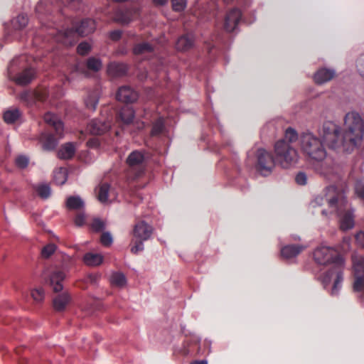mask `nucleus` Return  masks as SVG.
I'll return each mask as SVG.
<instances>
[{
    "instance_id": "obj_1",
    "label": "nucleus",
    "mask_w": 364,
    "mask_h": 364,
    "mask_svg": "<svg viewBox=\"0 0 364 364\" xmlns=\"http://www.w3.org/2000/svg\"><path fill=\"white\" fill-rule=\"evenodd\" d=\"M322 132L323 140L329 149L338 153H350L362 142L364 122L358 112H350L345 116L342 134L339 127L332 122L323 123Z\"/></svg>"
},
{
    "instance_id": "obj_2",
    "label": "nucleus",
    "mask_w": 364,
    "mask_h": 364,
    "mask_svg": "<svg viewBox=\"0 0 364 364\" xmlns=\"http://www.w3.org/2000/svg\"><path fill=\"white\" fill-rule=\"evenodd\" d=\"M328 205V210L323 209L321 213L326 215L328 212L335 213L339 217L340 228L342 230H348L354 227L353 210L348 203L346 190L341 187L329 186L326 188L323 194L316 196L312 201L313 207Z\"/></svg>"
},
{
    "instance_id": "obj_3",
    "label": "nucleus",
    "mask_w": 364,
    "mask_h": 364,
    "mask_svg": "<svg viewBox=\"0 0 364 364\" xmlns=\"http://www.w3.org/2000/svg\"><path fill=\"white\" fill-rule=\"evenodd\" d=\"M337 256L336 250L327 246L318 247L314 252V259L318 264L326 265L330 262H335L333 267L320 279L324 288L333 283L330 291L331 296H337L339 294L343 281V262Z\"/></svg>"
},
{
    "instance_id": "obj_4",
    "label": "nucleus",
    "mask_w": 364,
    "mask_h": 364,
    "mask_svg": "<svg viewBox=\"0 0 364 364\" xmlns=\"http://www.w3.org/2000/svg\"><path fill=\"white\" fill-rule=\"evenodd\" d=\"M323 135V132H321ZM323 141L326 144L323 138L322 140L311 132L303 133L299 138V144L302 152L310 159L321 161L326 156V151Z\"/></svg>"
},
{
    "instance_id": "obj_5",
    "label": "nucleus",
    "mask_w": 364,
    "mask_h": 364,
    "mask_svg": "<svg viewBox=\"0 0 364 364\" xmlns=\"http://www.w3.org/2000/svg\"><path fill=\"white\" fill-rule=\"evenodd\" d=\"M96 28L95 21L92 19L87 18L82 20L80 23L75 26V30L67 29L64 31H58L55 38L57 41L62 43L65 46H71L76 40L77 35L84 36L92 33Z\"/></svg>"
},
{
    "instance_id": "obj_6",
    "label": "nucleus",
    "mask_w": 364,
    "mask_h": 364,
    "mask_svg": "<svg viewBox=\"0 0 364 364\" xmlns=\"http://www.w3.org/2000/svg\"><path fill=\"white\" fill-rule=\"evenodd\" d=\"M276 164L284 168L294 166L298 161L297 151L285 140L277 141L274 147Z\"/></svg>"
},
{
    "instance_id": "obj_7",
    "label": "nucleus",
    "mask_w": 364,
    "mask_h": 364,
    "mask_svg": "<svg viewBox=\"0 0 364 364\" xmlns=\"http://www.w3.org/2000/svg\"><path fill=\"white\" fill-rule=\"evenodd\" d=\"M276 162L274 158L263 149H259L257 151V171L262 176L269 175L274 167Z\"/></svg>"
},
{
    "instance_id": "obj_8",
    "label": "nucleus",
    "mask_w": 364,
    "mask_h": 364,
    "mask_svg": "<svg viewBox=\"0 0 364 364\" xmlns=\"http://www.w3.org/2000/svg\"><path fill=\"white\" fill-rule=\"evenodd\" d=\"M48 91L46 89H40L36 91H24L18 95V99L26 106L33 105L36 101L46 100Z\"/></svg>"
},
{
    "instance_id": "obj_9",
    "label": "nucleus",
    "mask_w": 364,
    "mask_h": 364,
    "mask_svg": "<svg viewBox=\"0 0 364 364\" xmlns=\"http://www.w3.org/2000/svg\"><path fill=\"white\" fill-rule=\"evenodd\" d=\"M242 20V12L237 8L229 10L224 18L223 28L227 32H233L237 30Z\"/></svg>"
},
{
    "instance_id": "obj_10",
    "label": "nucleus",
    "mask_w": 364,
    "mask_h": 364,
    "mask_svg": "<svg viewBox=\"0 0 364 364\" xmlns=\"http://www.w3.org/2000/svg\"><path fill=\"white\" fill-rule=\"evenodd\" d=\"M153 228L144 220L138 221L134 226L133 237L141 240H149L153 232Z\"/></svg>"
},
{
    "instance_id": "obj_11",
    "label": "nucleus",
    "mask_w": 364,
    "mask_h": 364,
    "mask_svg": "<svg viewBox=\"0 0 364 364\" xmlns=\"http://www.w3.org/2000/svg\"><path fill=\"white\" fill-rule=\"evenodd\" d=\"M111 127V123L102 119L91 121L87 125V131L94 135H100L107 132Z\"/></svg>"
},
{
    "instance_id": "obj_12",
    "label": "nucleus",
    "mask_w": 364,
    "mask_h": 364,
    "mask_svg": "<svg viewBox=\"0 0 364 364\" xmlns=\"http://www.w3.org/2000/svg\"><path fill=\"white\" fill-rule=\"evenodd\" d=\"M44 121L46 124L52 126L59 139L64 136V126L62 121L55 114L48 112L44 115Z\"/></svg>"
},
{
    "instance_id": "obj_13",
    "label": "nucleus",
    "mask_w": 364,
    "mask_h": 364,
    "mask_svg": "<svg viewBox=\"0 0 364 364\" xmlns=\"http://www.w3.org/2000/svg\"><path fill=\"white\" fill-rule=\"evenodd\" d=\"M138 95L129 86H122L119 88L116 98L117 100L132 103L137 100Z\"/></svg>"
},
{
    "instance_id": "obj_14",
    "label": "nucleus",
    "mask_w": 364,
    "mask_h": 364,
    "mask_svg": "<svg viewBox=\"0 0 364 364\" xmlns=\"http://www.w3.org/2000/svg\"><path fill=\"white\" fill-rule=\"evenodd\" d=\"M65 278V272L64 270L55 269L50 275L49 284L53 287L55 292L60 291L63 286L62 282Z\"/></svg>"
},
{
    "instance_id": "obj_15",
    "label": "nucleus",
    "mask_w": 364,
    "mask_h": 364,
    "mask_svg": "<svg viewBox=\"0 0 364 364\" xmlns=\"http://www.w3.org/2000/svg\"><path fill=\"white\" fill-rule=\"evenodd\" d=\"M336 75V71L331 68H322L318 69L314 75L316 84L322 85L331 80Z\"/></svg>"
},
{
    "instance_id": "obj_16",
    "label": "nucleus",
    "mask_w": 364,
    "mask_h": 364,
    "mask_svg": "<svg viewBox=\"0 0 364 364\" xmlns=\"http://www.w3.org/2000/svg\"><path fill=\"white\" fill-rule=\"evenodd\" d=\"M306 247L302 245H287L281 248V255L285 259H290L299 255Z\"/></svg>"
},
{
    "instance_id": "obj_17",
    "label": "nucleus",
    "mask_w": 364,
    "mask_h": 364,
    "mask_svg": "<svg viewBox=\"0 0 364 364\" xmlns=\"http://www.w3.org/2000/svg\"><path fill=\"white\" fill-rule=\"evenodd\" d=\"M134 14L136 11L129 9L118 10L115 12L113 20L122 25H126L133 20Z\"/></svg>"
},
{
    "instance_id": "obj_18",
    "label": "nucleus",
    "mask_w": 364,
    "mask_h": 364,
    "mask_svg": "<svg viewBox=\"0 0 364 364\" xmlns=\"http://www.w3.org/2000/svg\"><path fill=\"white\" fill-rule=\"evenodd\" d=\"M70 300V295L68 292H63L53 299V308L55 311H62L65 309Z\"/></svg>"
},
{
    "instance_id": "obj_19",
    "label": "nucleus",
    "mask_w": 364,
    "mask_h": 364,
    "mask_svg": "<svg viewBox=\"0 0 364 364\" xmlns=\"http://www.w3.org/2000/svg\"><path fill=\"white\" fill-rule=\"evenodd\" d=\"M57 137H58L57 136ZM58 139H55L52 134L43 133L40 137V141L42 144L43 148L47 151L53 150L58 144Z\"/></svg>"
},
{
    "instance_id": "obj_20",
    "label": "nucleus",
    "mask_w": 364,
    "mask_h": 364,
    "mask_svg": "<svg viewBox=\"0 0 364 364\" xmlns=\"http://www.w3.org/2000/svg\"><path fill=\"white\" fill-rule=\"evenodd\" d=\"M193 42L194 39L192 34L183 35L176 41V49L181 51H186L193 47Z\"/></svg>"
},
{
    "instance_id": "obj_21",
    "label": "nucleus",
    "mask_w": 364,
    "mask_h": 364,
    "mask_svg": "<svg viewBox=\"0 0 364 364\" xmlns=\"http://www.w3.org/2000/svg\"><path fill=\"white\" fill-rule=\"evenodd\" d=\"M35 76V72L31 69H26L19 73L15 78L14 81L17 85H26L30 83Z\"/></svg>"
},
{
    "instance_id": "obj_22",
    "label": "nucleus",
    "mask_w": 364,
    "mask_h": 364,
    "mask_svg": "<svg viewBox=\"0 0 364 364\" xmlns=\"http://www.w3.org/2000/svg\"><path fill=\"white\" fill-rule=\"evenodd\" d=\"M126 65L119 63H111L107 68V72L112 77H119L127 73Z\"/></svg>"
},
{
    "instance_id": "obj_23",
    "label": "nucleus",
    "mask_w": 364,
    "mask_h": 364,
    "mask_svg": "<svg viewBox=\"0 0 364 364\" xmlns=\"http://www.w3.org/2000/svg\"><path fill=\"white\" fill-rule=\"evenodd\" d=\"M75 152V146L73 143H66L58 150V156L62 159H69L72 158Z\"/></svg>"
},
{
    "instance_id": "obj_24",
    "label": "nucleus",
    "mask_w": 364,
    "mask_h": 364,
    "mask_svg": "<svg viewBox=\"0 0 364 364\" xmlns=\"http://www.w3.org/2000/svg\"><path fill=\"white\" fill-rule=\"evenodd\" d=\"M83 262L87 266H97L102 263L103 256L98 253L87 252L83 257Z\"/></svg>"
},
{
    "instance_id": "obj_25",
    "label": "nucleus",
    "mask_w": 364,
    "mask_h": 364,
    "mask_svg": "<svg viewBox=\"0 0 364 364\" xmlns=\"http://www.w3.org/2000/svg\"><path fill=\"white\" fill-rule=\"evenodd\" d=\"M66 207L70 210H80L85 207V202L79 196H69L66 200Z\"/></svg>"
},
{
    "instance_id": "obj_26",
    "label": "nucleus",
    "mask_w": 364,
    "mask_h": 364,
    "mask_svg": "<svg viewBox=\"0 0 364 364\" xmlns=\"http://www.w3.org/2000/svg\"><path fill=\"white\" fill-rule=\"evenodd\" d=\"M21 113L18 108L11 107L4 113V119L7 124H12L16 122L21 117Z\"/></svg>"
},
{
    "instance_id": "obj_27",
    "label": "nucleus",
    "mask_w": 364,
    "mask_h": 364,
    "mask_svg": "<svg viewBox=\"0 0 364 364\" xmlns=\"http://www.w3.org/2000/svg\"><path fill=\"white\" fill-rule=\"evenodd\" d=\"M134 117V111L129 106H124L119 112V117L122 122L125 124H130Z\"/></svg>"
},
{
    "instance_id": "obj_28",
    "label": "nucleus",
    "mask_w": 364,
    "mask_h": 364,
    "mask_svg": "<svg viewBox=\"0 0 364 364\" xmlns=\"http://www.w3.org/2000/svg\"><path fill=\"white\" fill-rule=\"evenodd\" d=\"M352 259L354 275L364 274V257L354 255Z\"/></svg>"
},
{
    "instance_id": "obj_29",
    "label": "nucleus",
    "mask_w": 364,
    "mask_h": 364,
    "mask_svg": "<svg viewBox=\"0 0 364 364\" xmlns=\"http://www.w3.org/2000/svg\"><path fill=\"white\" fill-rule=\"evenodd\" d=\"M144 159V154L139 151H132L128 156L127 159V162L129 166L134 167L135 166H138L141 164Z\"/></svg>"
},
{
    "instance_id": "obj_30",
    "label": "nucleus",
    "mask_w": 364,
    "mask_h": 364,
    "mask_svg": "<svg viewBox=\"0 0 364 364\" xmlns=\"http://www.w3.org/2000/svg\"><path fill=\"white\" fill-rule=\"evenodd\" d=\"M111 284L119 288H122L127 284L125 275L122 272H114L110 277Z\"/></svg>"
},
{
    "instance_id": "obj_31",
    "label": "nucleus",
    "mask_w": 364,
    "mask_h": 364,
    "mask_svg": "<svg viewBox=\"0 0 364 364\" xmlns=\"http://www.w3.org/2000/svg\"><path fill=\"white\" fill-rule=\"evenodd\" d=\"M109 191V185L107 183L99 186L97 192V197L100 202L105 203L108 201V193Z\"/></svg>"
},
{
    "instance_id": "obj_32",
    "label": "nucleus",
    "mask_w": 364,
    "mask_h": 364,
    "mask_svg": "<svg viewBox=\"0 0 364 364\" xmlns=\"http://www.w3.org/2000/svg\"><path fill=\"white\" fill-rule=\"evenodd\" d=\"M68 179V171L65 168H59L54 171V181L58 185H63Z\"/></svg>"
},
{
    "instance_id": "obj_33",
    "label": "nucleus",
    "mask_w": 364,
    "mask_h": 364,
    "mask_svg": "<svg viewBox=\"0 0 364 364\" xmlns=\"http://www.w3.org/2000/svg\"><path fill=\"white\" fill-rule=\"evenodd\" d=\"M99 97L97 92H92L85 100V104L86 107L92 111H94L96 109V107L98 104Z\"/></svg>"
},
{
    "instance_id": "obj_34",
    "label": "nucleus",
    "mask_w": 364,
    "mask_h": 364,
    "mask_svg": "<svg viewBox=\"0 0 364 364\" xmlns=\"http://www.w3.org/2000/svg\"><path fill=\"white\" fill-rule=\"evenodd\" d=\"M34 188L38 196L43 199L48 198L51 195V189L48 184L47 183H40L36 185Z\"/></svg>"
},
{
    "instance_id": "obj_35",
    "label": "nucleus",
    "mask_w": 364,
    "mask_h": 364,
    "mask_svg": "<svg viewBox=\"0 0 364 364\" xmlns=\"http://www.w3.org/2000/svg\"><path fill=\"white\" fill-rule=\"evenodd\" d=\"M152 51L153 47L148 43L136 44L133 48V52L135 55L147 54L151 53Z\"/></svg>"
},
{
    "instance_id": "obj_36",
    "label": "nucleus",
    "mask_w": 364,
    "mask_h": 364,
    "mask_svg": "<svg viewBox=\"0 0 364 364\" xmlns=\"http://www.w3.org/2000/svg\"><path fill=\"white\" fill-rule=\"evenodd\" d=\"M28 24V17L25 14H20L12 19L11 25L14 28L22 29Z\"/></svg>"
},
{
    "instance_id": "obj_37",
    "label": "nucleus",
    "mask_w": 364,
    "mask_h": 364,
    "mask_svg": "<svg viewBox=\"0 0 364 364\" xmlns=\"http://www.w3.org/2000/svg\"><path fill=\"white\" fill-rule=\"evenodd\" d=\"M164 119L160 117L153 124V127L151 129V135L152 136H158L160 134H162L164 132Z\"/></svg>"
},
{
    "instance_id": "obj_38",
    "label": "nucleus",
    "mask_w": 364,
    "mask_h": 364,
    "mask_svg": "<svg viewBox=\"0 0 364 364\" xmlns=\"http://www.w3.org/2000/svg\"><path fill=\"white\" fill-rule=\"evenodd\" d=\"M299 139L298 134L296 132L295 129L289 127L286 129L285 134H284V138L282 140H285L287 142H288L289 144L291 143L295 142Z\"/></svg>"
},
{
    "instance_id": "obj_39",
    "label": "nucleus",
    "mask_w": 364,
    "mask_h": 364,
    "mask_svg": "<svg viewBox=\"0 0 364 364\" xmlns=\"http://www.w3.org/2000/svg\"><path fill=\"white\" fill-rule=\"evenodd\" d=\"M353 290L357 292L364 293V274L355 275Z\"/></svg>"
},
{
    "instance_id": "obj_40",
    "label": "nucleus",
    "mask_w": 364,
    "mask_h": 364,
    "mask_svg": "<svg viewBox=\"0 0 364 364\" xmlns=\"http://www.w3.org/2000/svg\"><path fill=\"white\" fill-rule=\"evenodd\" d=\"M87 66L90 70L98 71L102 68V62L99 58H90L87 60Z\"/></svg>"
},
{
    "instance_id": "obj_41",
    "label": "nucleus",
    "mask_w": 364,
    "mask_h": 364,
    "mask_svg": "<svg viewBox=\"0 0 364 364\" xmlns=\"http://www.w3.org/2000/svg\"><path fill=\"white\" fill-rule=\"evenodd\" d=\"M57 247L55 244L50 243L43 247L41 250V256L43 258L50 257L56 250Z\"/></svg>"
},
{
    "instance_id": "obj_42",
    "label": "nucleus",
    "mask_w": 364,
    "mask_h": 364,
    "mask_svg": "<svg viewBox=\"0 0 364 364\" xmlns=\"http://www.w3.org/2000/svg\"><path fill=\"white\" fill-rule=\"evenodd\" d=\"M31 296L36 302H41L43 300L45 292L43 289L37 288L31 291Z\"/></svg>"
},
{
    "instance_id": "obj_43",
    "label": "nucleus",
    "mask_w": 364,
    "mask_h": 364,
    "mask_svg": "<svg viewBox=\"0 0 364 364\" xmlns=\"http://www.w3.org/2000/svg\"><path fill=\"white\" fill-rule=\"evenodd\" d=\"M145 240L133 239L132 242L134 245L131 247V252L133 254H138L139 252L143 251L144 250V242Z\"/></svg>"
},
{
    "instance_id": "obj_44",
    "label": "nucleus",
    "mask_w": 364,
    "mask_h": 364,
    "mask_svg": "<svg viewBox=\"0 0 364 364\" xmlns=\"http://www.w3.org/2000/svg\"><path fill=\"white\" fill-rule=\"evenodd\" d=\"M16 165L20 168H25L28 166L29 159L25 155H19L16 158Z\"/></svg>"
},
{
    "instance_id": "obj_45",
    "label": "nucleus",
    "mask_w": 364,
    "mask_h": 364,
    "mask_svg": "<svg viewBox=\"0 0 364 364\" xmlns=\"http://www.w3.org/2000/svg\"><path fill=\"white\" fill-rule=\"evenodd\" d=\"M173 9L176 11H181L186 6V0H171Z\"/></svg>"
},
{
    "instance_id": "obj_46",
    "label": "nucleus",
    "mask_w": 364,
    "mask_h": 364,
    "mask_svg": "<svg viewBox=\"0 0 364 364\" xmlns=\"http://www.w3.org/2000/svg\"><path fill=\"white\" fill-rule=\"evenodd\" d=\"M100 241L104 246L108 247L113 242L112 236L109 232H104L101 236Z\"/></svg>"
},
{
    "instance_id": "obj_47",
    "label": "nucleus",
    "mask_w": 364,
    "mask_h": 364,
    "mask_svg": "<svg viewBox=\"0 0 364 364\" xmlns=\"http://www.w3.org/2000/svg\"><path fill=\"white\" fill-rule=\"evenodd\" d=\"M356 68L359 75L364 78V54L358 58L356 61Z\"/></svg>"
},
{
    "instance_id": "obj_48",
    "label": "nucleus",
    "mask_w": 364,
    "mask_h": 364,
    "mask_svg": "<svg viewBox=\"0 0 364 364\" xmlns=\"http://www.w3.org/2000/svg\"><path fill=\"white\" fill-rule=\"evenodd\" d=\"M91 49V46L87 42H82L77 46V53L80 55H86Z\"/></svg>"
},
{
    "instance_id": "obj_49",
    "label": "nucleus",
    "mask_w": 364,
    "mask_h": 364,
    "mask_svg": "<svg viewBox=\"0 0 364 364\" xmlns=\"http://www.w3.org/2000/svg\"><path fill=\"white\" fill-rule=\"evenodd\" d=\"M355 191L358 197L364 200V183L358 181L355 186Z\"/></svg>"
},
{
    "instance_id": "obj_50",
    "label": "nucleus",
    "mask_w": 364,
    "mask_h": 364,
    "mask_svg": "<svg viewBox=\"0 0 364 364\" xmlns=\"http://www.w3.org/2000/svg\"><path fill=\"white\" fill-rule=\"evenodd\" d=\"M105 227V223L100 219H95L92 223V228L97 232L102 230Z\"/></svg>"
},
{
    "instance_id": "obj_51",
    "label": "nucleus",
    "mask_w": 364,
    "mask_h": 364,
    "mask_svg": "<svg viewBox=\"0 0 364 364\" xmlns=\"http://www.w3.org/2000/svg\"><path fill=\"white\" fill-rule=\"evenodd\" d=\"M295 180L299 185L303 186L307 183V176L306 173L300 172L296 175Z\"/></svg>"
},
{
    "instance_id": "obj_52",
    "label": "nucleus",
    "mask_w": 364,
    "mask_h": 364,
    "mask_svg": "<svg viewBox=\"0 0 364 364\" xmlns=\"http://www.w3.org/2000/svg\"><path fill=\"white\" fill-rule=\"evenodd\" d=\"M355 241L360 247L364 248V232L359 231L355 235Z\"/></svg>"
},
{
    "instance_id": "obj_53",
    "label": "nucleus",
    "mask_w": 364,
    "mask_h": 364,
    "mask_svg": "<svg viewBox=\"0 0 364 364\" xmlns=\"http://www.w3.org/2000/svg\"><path fill=\"white\" fill-rule=\"evenodd\" d=\"M85 223V215L84 213H79L75 218V224L76 226L80 227Z\"/></svg>"
},
{
    "instance_id": "obj_54",
    "label": "nucleus",
    "mask_w": 364,
    "mask_h": 364,
    "mask_svg": "<svg viewBox=\"0 0 364 364\" xmlns=\"http://www.w3.org/2000/svg\"><path fill=\"white\" fill-rule=\"evenodd\" d=\"M121 35H122V32L121 31L119 30H116V31H112L110 33V38L114 40V41H117L118 39L120 38L121 37Z\"/></svg>"
},
{
    "instance_id": "obj_55",
    "label": "nucleus",
    "mask_w": 364,
    "mask_h": 364,
    "mask_svg": "<svg viewBox=\"0 0 364 364\" xmlns=\"http://www.w3.org/2000/svg\"><path fill=\"white\" fill-rule=\"evenodd\" d=\"M73 72H75L77 74H83V71L82 69V65L80 63H77L73 68Z\"/></svg>"
},
{
    "instance_id": "obj_56",
    "label": "nucleus",
    "mask_w": 364,
    "mask_h": 364,
    "mask_svg": "<svg viewBox=\"0 0 364 364\" xmlns=\"http://www.w3.org/2000/svg\"><path fill=\"white\" fill-rule=\"evenodd\" d=\"M350 243V237H345L343 239V245H344V248L346 250L349 249Z\"/></svg>"
},
{
    "instance_id": "obj_57",
    "label": "nucleus",
    "mask_w": 364,
    "mask_h": 364,
    "mask_svg": "<svg viewBox=\"0 0 364 364\" xmlns=\"http://www.w3.org/2000/svg\"><path fill=\"white\" fill-rule=\"evenodd\" d=\"M43 2H39L38 4V5L36 6V11L37 13H42L43 12Z\"/></svg>"
},
{
    "instance_id": "obj_58",
    "label": "nucleus",
    "mask_w": 364,
    "mask_h": 364,
    "mask_svg": "<svg viewBox=\"0 0 364 364\" xmlns=\"http://www.w3.org/2000/svg\"><path fill=\"white\" fill-rule=\"evenodd\" d=\"M167 1H168V0H154V4H156L157 5H161V6L166 4Z\"/></svg>"
},
{
    "instance_id": "obj_59",
    "label": "nucleus",
    "mask_w": 364,
    "mask_h": 364,
    "mask_svg": "<svg viewBox=\"0 0 364 364\" xmlns=\"http://www.w3.org/2000/svg\"><path fill=\"white\" fill-rule=\"evenodd\" d=\"M191 364H208V362L205 360H196V361L191 363Z\"/></svg>"
},
{
    "instance_id": "obj_60",
    "label": "nucleus",
    "mask_w": 364,
    "mask_h": 364,
    "mask_svg": "<svg viewBox=\"0 0 364 364\" xmlns=\"http://www.w3.org/2000/svg\"><path fill=\"white\" fill-rule=\"evenodd\" d=\"M292 239H293L294 240H299V237L298 236H296V235H293V236H292Z\"/></svg>"
},
{
    "instance_id": "obj_61",
    "label": "nucleus",
    "mask_w": 364,
    "mask_h": 364,
    "mask_svg": "<svg viewBox=\"0 0 364 364\" xmlns=\"http://www.w3.org/2000/svg\"><path fill=\"white\" fill-rule=\"evenodd\" d=\"M16 62H17V60H14L11 63V66H12L13 65L16 64Z\"/></svg>"
},
{
    "instance_id": "obj_62",
    "label": "nucleus",
    "mask_w": 364,
    "mask_h": 364,
    "mask_svg": "<svg viewBox=\"0 0 364 364\" xmlns=\"http://www.w3.org/2000/svg\"><path fill=\"white\" fill-rule=\"evenodd\" d=\"M141 173H142V171H141V170H140V171L138 172V173L136 174V177L140 176V175H141Z\"/></svg>"
},
{
    "instance_id": "obj_63",
    "label": "nucleus",
    "mask_w": 364,
    "mask_h": 364,
    "mask_svg": "<svg viewBox=\"0 0 364 364\" xmlns=\"http://www.w3.org/2000/svg\"><path fill=\"white\" fill-rule=\"evenodd\" d=\"M320 173H321V174H323V175H326V172L322 171H320Z\"/></svg>"
},
{
    "instance_id": "obj_64",
    "label": "nucleus",
    "mask_w": 364,
    "mask_h": 364,
    "mask_svg": "<svg viewBox=\"0 0 364 364\" xmlns=\"http://www.w3.org/2000/svg\"><path fill=\"white\" fill-rule=\"evenodd\" d=\"M144 127V123H141V125L139 127V128H143Z\"/></svg>"
}]
</instances>
